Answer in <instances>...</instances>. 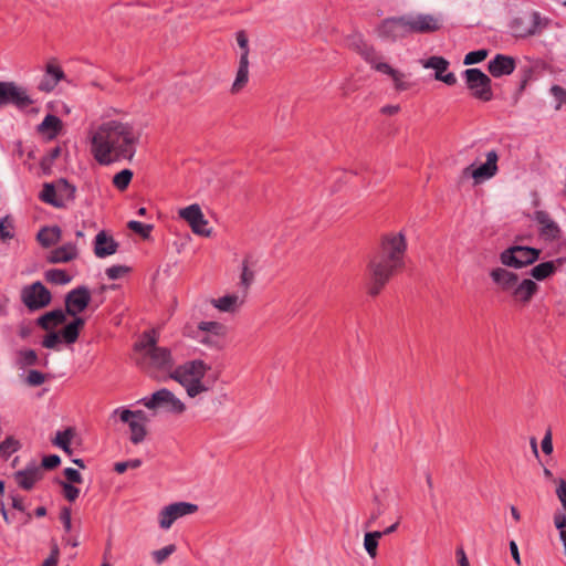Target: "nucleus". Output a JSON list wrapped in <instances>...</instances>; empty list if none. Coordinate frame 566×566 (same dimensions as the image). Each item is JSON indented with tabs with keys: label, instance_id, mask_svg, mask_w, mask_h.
<instances>
[{
	"label": "nucleus",
	"instance_id": "e433bc0d",
	"mask_svg": "<svg viewBox=\"0 0 566 566\" xmlns=\"http://www.w3.org/2000/svg\"><path fill=\"white\" fill-rule=\"evenodd\" d=\"M381 537L382 533L380 531L368 532L364 536V548L371 558L377 556L378 541Z\"/></svg>",
	"mask_w": 566,
	"mask_h": 566
},
{
	"label": "nucleus",
	"instance_id": "79ce46f5",
	"mask_svg": "<svg viewBox=\"0 0 566 566\" xmlns=\"http://www.w3.org/2000/svg\"><path fill=\"white\" fill-rule=\"evenodd\" d=\"M73 438V431L71 429H66L64 431H59L53 440V443L70 453V444Z\"/></svg>",
	"mask_w": 566,
	"mask_h": 566
},
{
	"label": "nucleus",
	"instance_id": "ea45409f",
	"mask_svg": "<svg viewBox=\"0 0 566 566\" xmlns=\"http://www.w3.org/2000/svg\"><path fill=\"white\" fill-rule=\"evenodd\" d=\"M38 363V355L33 349H22L18 352L17 364L20 368L33 366Z\"/></svg>",
	"mask_w": 566,
	"mask_h": 566
},
{
	"label": "nucleus",
	"instance_id": "f3484780",
	"mask_svg": "<svg viewBox=\"0 0 566 566\" xmlns=\"http://www.w3.org/2000/svg\"><path fill=\"white\" fill-rule=\"evenodd\" d=\"M22 300L30 310H39L50 303L51 293L41 282H35L23 290Z\"/></svg>",
	"mask_w": 566,
	"mask_h": 566
},
{
	"label": "nucleus",
	"instance_id": "ddd939ff",
	"mask_svg": "<svg viewBox=\"0 0 566 566\" xmlns=\"http://www.w3.org/2000/svg\"><path fill=\"white\" fill-rule=\"evenodd\" d=\"M499 154L492 149L485 154V161L478 167L473 165L463 170L464 175H469L475 184H481L493 178L499 171Z\"/></svg>",
	"mask_w": 566,
	"mask_h": 566
},
{
	"label": "nucleus",
	"instance_id": "0eeeda50",
	"mask_svg": "<svg viewBox=\"0 0 566 566\" xmlns=\"http://www.w3.org/2000/svg\"><path fill=\"white\" fill-rule=\"evenodd\" d=\"M226 335V325L216 321H205L198 324L192 336L205 346L221 349L223 347V339Z\"/></svg>",
	"mask_w": 566,
	"mask_h": 566
},
{
	"label": "nucleus",
	"instance_id": "9d476101",
	"mask_svg": "<svg viewBox=\"0 0 566 566\" xmlns=\"http://www.w3.org/2000/svg\"><path fill=\"white\" fill-rule=\"evenodd\" d=\"M539 258V250L528 247L514 245L504 250L500 260L503 265L521 269L534 263Z\"/></svg>",
	"mask_w": 566,
	"mask_h": 566
},
{
	"label": "nucleus",
	"instance_id": "5fc2aeb1",
	"mask_svg": "<svg viewBox=\"0 0 566 566\" xmlns=\"http://www.w3.org/2000/svg\"><path fill=\"white\" fill-rule=\"evenodd\" d=\"M45 381V376L39 370H30L27 376L29 386H40Z\"/></svg>",
	"mask_w": 566,
	"mask_h": 566
},
{
	"label": "nucleus",
	"instance_id": "0e129e2a",
	"mask_svg": "<svg viewBox=\"0 0 566 566\" xmlns=\"http://www.w3.org/2000/svg\"><path fill=\"white\" fill-rule=\"evenodd\" d=\"M64 475L71 483H81L82 482L81 473L73 468H66L64 470Z\"/></svg>",
	"mask_w": 566,
	"mask_h": 566
},
{
	"label": "nucleus",
	"instance_id": "f257e3e1",
	"mask_svg": "<svg viewBox=\"0 0 566 566\" xmlns=\"http://www.w3.org/2000/svg\"><path fill=\"white\" fill-rule=\"evenodd\" d=\"M90 151L99 165L132 160L140 139L134 124L120 118H105L88 129Z\"/></svg>",
	"mask_w": 566,
	"mask_h": 566
},
{
	"label": "nucleus",
	"instance_id": "4be33fe9",
	"mask_svg": "<svg viewBox=\"0 0 566 566\" xmlns=\"http://www.w3.org/2000/svg\"><path fill=\"white\" fill-rule=\"evenodd\" d=\"M258 259L252 253H247L240 265V287L243 292L248 293L250 286L253 284L255 279V266Z\"/></svg>",
	"mask_w": 566,
	"mask_h": 566
},
{
	"label": "nucleus",
	"instance_id": "8fccbe9b",
	"mask_svg": "<svg viewBox=\"0 0 566 566\" xmlns=\"http://www.w3.org/2000/svg\"><path fill=\"white\" fill-rule=\"evenodd\" d=\"M12 229L13 223L9 217H4L0 220V237L2 240L11 239L13 237Z\"/></svg>",
	"mask_w": 566,
	"mask_h": 566
},
{
	"label": "nucleus",
	"instance_id": "6e6552de",
	"mask_svg": "<svg viewBox=\"0 0 566 566\" xmlns=\"http://www.w3.org/2000/svg\"><path fill=\"white\" fill-rule=\"evenodd\" d=\"M113 415H118L120 421L128 423L130 430V441L134 444H138L145 440L147 434V418L143 410L133 411L125 408H117L113 411Z\"/></svg>",
	"mask_w": 566,
	"mask_h": 566
},
{
	"label": "nucleus",
	"instance_id": "dca6fc26",
	"mask_svg": "<svg viewBox=\"0 0 566 566\" xmlns=\"http://www.w3.org/2000/svg\"><path fill=\"white\" fill-rule=\"evenodd\" d=\"M409 33H432L441 28V19L429 13L405 14Z\"/></svg>",
	"mask_w": 566,
	"mask_h": 566
},
{
	"label": "nucleus",
	"instance_id": "393cba45",
	"mask_svg": "<svg viewBox=\"0 0 566 566\" xmlns=\"http://www.w3.org/2000/svg\"><path fill=\"white\" fill-rule=\"evenodd\" d=\"M118 243L105 231H99L94 240V253L97 258L104 259L117 252Z\"/></svg>",
	"mask_w": 566,
	"mask_h": 566
},
{
	"label": "nucleus",
	"instance_id": "5701e85b",
	"mask_svg": "<svg viewBox=\"0 0 566 566\" xmlns=\"http://www.w3.org/2000/svg\"><path fill=\"white\" fill-rule=\"evenodd\" d=\"M515 67V59L504 54H496L489 61L488 65V70L493 77L510 75L514 72Z\"/></svg>",
	"mask_w": 566,
	"mask_h": 566
},
{
	"label": "nucleus",
	"instance_id": "13d9d810",
	"mask_svg": "<svg viewBox=\"0 0 566 566\" xmlns=\"http://www.w3.org/2000/svg\"><path fill=\"white\" fill-rule=\"evenodd\" d=\"M350 45L361 55L364 59V48L374 49L369 45L360 35H354L350 40Z\"/></svg>",
	"mask_w": 566,
	"mask_h": 566
},
{
	"label": "nucleus",
	"instance_id": "37998d69",
	"mask_svg": "<svg viewBox=\"0 0 566 566\" xmlns=\"http://www.w3.org/2000/svg\"><path fill=\"white\" fill-rule=\"evenodd\" d=\"M55 188H56V191H57L59 196L63 195L64 203L66 201H69V200H73L74 199V195H75L76 188L73 185L69 184L67 180L60 179L55 184Z\"/></svg>",
	"mask_w": 566,
	"mask_h": 566
},
{
	"label": "nucleus",
	"instance_id": "f8f14e48",
	"mask_svg": "<svg viewBox=\"0 0 566 566\" xmlns=\"http://www.w3.org/2000/svg\"><path fill=\"white\" fill-rule=\"evenodd\" d=\"M198 511V505L189 502H176L164 506L158 513L159 527L169 530L172 524L187 515H191Z\"/></svg>",
	"mask_w": 566,
	"mask_h": 566
},
{
	"label": "nucleus",
	"instance_id": "20e7f679",
	"mask_svg": "<svg viewBox=\"0 0 566 566\" xmlns=\"http://www.w3.org/2000/svg\"><path fill=\"white\" fill-rule=\"evenodd\" d=\"M136 350L142 355L140 366L148 373L168 371L174 365V358L167 347L157 346L154 331L145 333L136 344Z\"/></svg>",
	"mask_w": 566,
	"mask_h": 566
},
{
	"label": "nucleus",
	"instance_id": "a18cd8bd",
	"mask_svg": "<svg viewBox=\"0 0 566 566\" xmlns=\"http://www.w3.org/2000/svg\"><path fill=\"white\" fill-rule=\"evenodd\" d=\"M19 448L20 443L18 440L13 438H7L3 442L0 443V454L8 459Z\"/></svg>",
	"mask_w": 566,
	"mask_h": 566
},
{
	"label": "nucleus",
	"instance_id": "2f4dec72",
	"mask_svg": "<svg viewBox=\"0 0 566 566\" xmlns=\"http://www.w3.org/2000/svg\"><path fill=\"white\" fill-rule=\"evenodd\" d=\"M62 231L59 227H45L38 233V241L44 248L54 245L61 240Z\"/></svg>",
	"mask_w": 566,
	"mask_h": 566
},
{
	"label": "nucleus",
	"instance_id": "c756f323",
	"mask_svg": "<svg viewBox=\"0 0 566 566\" xmlns=\"http://www.w3.org/2000/svg\"><path fill=\"white\" fill-rule=\"evenodd\" d=\"M364 60L371 65V67L382 74L388 75L389 77L396 71L391 65L386 62H381L378 53L375 49L364 48Z\"/></svg>",
	"mask_w": 566,
	"mask_h": 566
},
{
	"label": "nucleus",
	"instance_id": "bf43d9fd",
	"mask_svg": "<svg viewBox=\"0 0 566 566\" xmlns=\"http://www.w3.org/2000/svg\"><path fill=\"white\" fill-rule=\"evenodd\" d=\"M61 462V459L56 454H50L42 459V464L40 465L43 469L52 470L56 468Z\"/></svg>",
	"mask_w": 566,
	"mask_h": 566
},
{
	"label": "nucleus",
	"instance_id": "864d4df0",
	"mask_svg": "<svg viewBox=\"0 0 566 566\" xmlns=\"http://www.w3.org/2000/svg\"><path fill=\"white\" fill-rule=\"evenodd\" d=\"M61 484L63 488V494L65 499L69 500L70 502L75 501L80 494V490L67 482H62Z\"/></svg>",
	"mask_w": 566,
	"mask_h": 566
},
{
	"label": "nucleus",
	"instance_id": "6e6d98bb",
	"mask_svg": "<svg viewBox=\"0 0 566 566\" xmlns=\"http://www.w3.org/2000/svg\"><path fill=\"white\" fill-rule=\"evenodd\" d=\"M142 464V461L139 459H134L129 461L124 462H117L115 464V471L119 474L124 473L127 469H136L139 468Z\"/></svg>",
	"mask_w": 566,
	"mask_h": 566
},
{
	"label": "nucleus",
	"instance_id": "b1692460",
	"mask_svg": "<svg viewBox=\"0 0 566 566\" xmlns=\"http://www.w3.org/2000/svg\"><path fill=\"white\" fill-rule=\"evenodd\" d=\"M64 78V72L55 61L48 62L45 73L39 83V90L42 92H51L57 83Z\"/></svg>",
	"mask_w": 566,
	"mask_h": 566
},
{
	"label": "nucleus",
	"instance_id": "4d7b16f0",
	"mask_svg": "<svg viewBox=\"0 0 566 566\" xmlns=\"http://www.w3.org/2000/svg\"><path fill=\"white\" fill-rule=\"evenodd\" d=\"M60 558V548L56 543H52L50 556L43 562L42 566H56Z\"/></svg>",
	"mask_w": 566,
	"mask_h": 566
},
{
	"label": "nucleus",
	"instance_id": "e2e57ef3",
	"mask_svg": "<svg viewBox=\"0 0 566 566\" xmlns=\"http://www.w3.org/2000/svg\"><path fill=\"white\" fill-rule=\"evenodd\" d=\"M60 520L63 523L65 532H71L72 517H71V510L69 507L62 509V511L60 513Z\"/></svg>",
	"mask_w": 566,
	"mask_h": 566
},
{
	"label": "nucleus",
	"instance_id": "58836bf2",
	"mask_svg": "<svg viewBox=\"0 0 566 566\" xmlns=\"http://www.w3.org/2000/svg\"><path fill=\"white\" fill-rule=\"evenodd\" d=\"M45 279L53 284L65 285L69 284L72 277L64 270L51 269L45 272Z\"/></svg>",
	"mask_w": 566,
	"mask_h": 566
},
{
	"label": "nucleus",
	"instance_id": "7ed1b4c3",
	"mask_svg": "<svg viewBox=\"0 0 566 566\" xmlns=\"http://www.w3.org/2000/svg\"><path fill=\"white\" fill-rule=\"evenodd\" d=\"M210 368L203 360L195 359L176 367L170 377L185 389L190 399H196L210 390V385L205 380Z\"/></svg>",
	"mask_w": 566,
	"mask_h": 566
},
{
	"label": "nucleus",
	"instance_id": "cd10ccee",
	"mask_svg": "<svg viewBox=\"0 0 566 566\" xmlns=\"http://www.w3.org/2000/svg\"><path fill=\"white\" fill-rule=\"evenodd\" d=\"M77 247L74 243H66L59 247L50 252L48 255V262L50 263H66L74 260L77 256Z\"/></svg>",
	"mask_w": 566,
	"mask_h": 566
},
{
	"label": "nucleus",
	"instance_id": "338daca9",
	"mask_svg": "<svg viewBox=\"0 0 566 566\" xmlns=\"http://www.w3.org/2000/svg\"><path fill=\"white\" fill-rule=\"evenodd\" d=\"M554 524L556 526L557 530H559V533L560 532H566L565 531V527H566V515L562 512H557L555 513L554 515Z\"/></svg>",
	"mask_w": 566,
	"mask_h": 566
},
{
	"label": "nucleus",
	"instance_id": "4468645a",
	"mask_svg": "<svg viewBox=\"0 0 566 566\" xmlns=\"http://www.w3.org/2000/svg\"><path fill=\"white\" fill-rule=\"evenodd\" d=\"M178 214L189 224L195 234L201 237L211 235L212 230L208 228V220L205 218L198 203H192L186 208L180 209Z\"/></svg>",
	"mask_w": 566,
	"mask_h": 566
},
{
	"label": "nucleus",
	"instance_id": "603ef678",
	"mask_svg": "<svg viewBox=\"0 0 566 566\" xmlns=\"http://www.w3.org/2000/svg\"><path fill=\"white\" fill-rule=\"evenodd\" d=\"M551 93L554 96V98L557 101V105L555 106V109L556 111L560 109L562 104L566 102V91L558 85H553L551 87Z\"/></svg>",
	"mask_w": 566,
	"mask_h": 566
},
{
	"label": "nucleus",
	"instance_id": "a878e982",
	"mask_svg": "<svg viewBox=\"0 0 566 566\" xmlns=\"http://www.w3.org/2000/svg\"><path fill=\"white\" fill-rule=\"evenodd\" d=\"M490 276H491L492 281L496 285H499V287L503 292H509L510 294L512 293V291L514 290V287L516 286L517 282H518V276L515 273H513L504 268L493 269L490 272Z\"/></svg>",
	"mask_w": 566,
	"mask_h": 566
},
{
	"label": "nucleus",
	"instance_id": "c03bdc74",
	"mask_svg": "<svg viewBox=\"0 0 566 566\" xmlns=\"http://www.w3.org/2000/svg\"><path fill=\"white\" fill-rule=\"evenodd\" d=\"M176 552V545L175 544H169L160 549H156L154 552H151V557H153V560L157 564V565H161L164 564L170 555H172L174 553Z\"/></svg>",
	"mask_w": 566,
	"mask_h": 566
},
{
	"label": "nucleus",
	"instance_id": "49530a36",
	"mask_svg": "<svg viewBox=\"0 0 566 566\" xmlns=\"http://www.w3.org/2000/svg\"><path fill=\"white\" fill-rule=\"evenodd\" d=\"M390 78L394 83V87L396 88V91L401 92V91H406L410 87V84L407 81V75L397 69L391 74Z\"/></svg>",
	"mask_w": 566,
	"mask_h": 566
},
{
	"label": "nucleus",
	"instance_id": "f704fd0d",
	"mask_svg": "<svg viewBox=\"0 0 566 566\" xmlns=\"http://www.w3.org/2000/svg\"><path fill=\"white\" fill-rule=\"evenodd\" d=\"M62 128L61 119L55 115H46L39 125V130L48 134L49 138H54Z\"/></svg>",
	"mask_w": 566,
	"mask_h": 566
},
{
	"label": "nucleus",
	"instance_id": "39448f33",
	"mask_svg": "<svg viewBox=\"0 0 566 566\" xmlns=\"http://www.w3.org/2000/svg\"><path fill=\"white\" fill-rule=\"evenodd\" d=\"M139 403L155 412L164 411L174 416H180L187 410L186 403L167 388H161L150 396L142 398Z\"/></svg>",
	"mask_w": 566,
	"mask_h": 566
},
{
	"label": "nucleus",
	"instance_id": "a211bd4d",
	"mask_svg": "<svg viewBox=\"0 0 566 566\" xmlns=\"http://www.w3.org/2000/svg\"><path fill=\"white\" fill-rule=\"evenodd\" d=\"M91 301L90 290L85 286H80L67 293L65 297L66 313L76 316L82 313Z\"/></svg>",
	"mask_w": 566,
	"mask_h": 566
},
{
	"label": "nucleus",
	"instance_id": "de8ad7c7",
	"mask_svg": "<svg viewBox=\"0 0 566 566\" xmlns=\"http://www.w3.org/2000/svg\"><path fill=\"white\" fill-rule=\"evenodd\" d=\"M489 55L485 49L469 52L463 60L464 65H472L484 61Z\"/></svg>",
	"mask_w": 566,
	"mask_h": 566
},
{
	"label": "nucleus",
	"instance_id": "a19ab883",
	"mask_svg": "<svg viewBox=\"0 0 566 566\" xmlns=\"http://www.w3.org/2000/svg\"><path fill=\"white\" fill-rule=\"evenodd\" d=\"M133 179V171L130 169H123L113 177V185L118 190H125Z\"/></svg>",
	"mask_w": 566,
	"mask_h": 566
},
{
	"label": "nucleus",
	"instance_id": "680f3d73",
	"mask_svg": "<svg viewBox=\"0 0 566 566\" xmlns=\"http://www.w3.org/2000/svg\"><path fill=\"white\" fill-rule=\"evenodd\" d=\"M238 45L241 48V54L245 53L247 59H249V40L244 31L237 32L235 35Z\"/></svg>",
	"mask_w": 566,
	"mask_h": 566
},
{
	"label": "nucleus",
	"instance_id": "09e8293b",
	"mask_svg": "<svg viewBox=\"0 0 566 566\" xmlns=\"http://www.w3.org/2000/svg\"><path fill=\"white\" fill-rule=\"evenodd\" d=\"M127 226L132 231L140 234L145 239H147L150 235V232L153 230L151 224H145L143 222L135 220L129 221Z\"/></svg>",
	"mask_w": 566,
	"mask_h": 566
},
{
	"label": "nucleus",
	"instance_id": "052dcab7",
	"mask_svg": "<svg viewBox=\"0 0 566 566\" xmlns=\"http://www.w3.org/2000/svg\"><path fill=\"white\" fill-rule=\"evenodd\" d=\"M556 495H557L563 509L566 511V480L559 479L557 481Z\"/></svg>",
	"mask_w": 566,
	"mask_h": 566
},
{
	"label": "nucleus",
	"instance_id": "c9c22d12",
	"mask_svg": "<svg viewBox=\"0 0 566 566\" xmlns=\"http://www.w3.org/2000/svg\"><path fill=\"white\" fill-rule=\"evenodd\" d=\"M85 321L82 317H75L73 322L67 324L62 331V337L67 344H73L78 337L80 328L83 327Z\"/></svg>",
	"mask_w": 566,
	"mask_h": 566
},
{
	"label": "nucleus",
	"instance_id": "4c0bfd02",
	"mask_svg": "<svg viewBox=\"0 0 566 566\" xmlns=\"http://www.w3.org/2000/svg\"><path fill=\"white\" fill-rule=\"evenodd\" d=\"M449 66V62L442 56H431L423 62L424 69H432L436 71L434 78L438 80V75L446 73Z\"/></svg>",
	"mask_w": 566,
	"mask_h": 566
},
{
	"label": "nucleus",
	"instance_id": "1a4fd4ad",
	"mask_svg": "<svg viewBox=\"0 0 566 566\" xmlns=\"http://www.w3.org/2000/svg\"><path fill=\"white\" fill-rule=\"evenodd\" d=\"M376 35L385 42H397L407 38L409 29L405 15L382 20L375 29Z\"/></svg>",
	"mask_w": 566,
	"mask_h": 566
},
{
	"label": "nucleus",
	"instance_id": "72a5a7b5",
	"mask_svg": "<svg viewBox=\"0 0 566 566\" xmlns=\"http://www.w3.org/2000/svg\"><path fill=\"white\" fill-rule=\"evenodd\" d=\"M40 198L56 208L64 207V197L63 195L59 196L55 185L53 184H45L43 186V190L41 191Z\"/></svg>",
	"mask_w": 566,
	"mask_h": 566
},
{
	"label": "nucleus",
	"instance_id": "c85d7f7f",
	"mask_svg": "<svg viewBox=\"0 0 566 566\" xmlns=\"http://www.w3.org/2000/svg\"><path fill=\"white\" fill-rule=\"evenodd\" d=\"M249 81V59H247L245 53L240 55L239 66L237 71L235 78L232 83L231 92L239 93L242 91Z\"/></svg>",
	"mask_w": 566,
	"mask_h": 566
},
{
	"label": "nucleus",
	"instance_id": "412c9836",
	"mask_svg": "<svg viewBox=\"0 0 566 566\" xmlns=\"http://www.w3.org/2000/svg\"><path fill=\"white\" fill-rule=\"evenodd\" d=\"M247 294L241 290V293H232L219 298H212L210 303L222 313H234L244 304Z\"/></svg>",
	"mask_w": 566,
	"mask_h": 566
},
{
	"label": "nucleus",
	"instance_id": "9b49d317",
	"mask_svg": "<svg viewBox=\"0 0 566 566\" xmlns=\"http://www.w3.org/2000/svg\"><path fill=\"white\" fill-rule=\"evenodd\" d=\"M468 88L475 98L490 101L493 96L491 80L479 69H468L463 72Z\"/></svg>",
	"mask_w": 566,
	"mask_h": 566
},
{
	"label": "nucleus",
	"instance_id": "f03ea898",
	"mask_svg": "<svg viewBox=\"0 0 566 566\" xmlns=\"http://www.w3.org/2000/svg\"><path fill=\"white\" fill-rule=\"evenodd\" d=\"M407 247L403 231H390L381 235L378 252L367 265V292L370 296L379 295L391 276L405 266Z\"/></svg>",
	"mask_w": 566,
	"mask_h": 566
},
{
	"label": "nucleus",
	"instance_id": "6ab92c4d",
	"mask_svg": "<svg viewBox=\"0 0 566 566\" xmlns=\"http://www.w3.org/2000/svg\"><path fill=\"white\" fill-rule=\"evenodd\" d=\"M533 219L539 223V234L546 241H556L560 238L562 231L559 226L543 210L534 212Z\"/></svg>",
	"mask_w": 566,
	"mask_h": 566
},
{
	"label": "nucleus",
	"instance_id": "774afa93",
	"mask_svg": "<svg viewBox=\"0 0 566 566\" xmlns=\"http://www.w3.org/2000/svg\"><path fill=\"white\" fill-rule=\"evenodd\" d=\"M60 342V337L56 333H50L43 339V346L46 348H54Z\"/></svg>",
	"mask_w": 566,
	"mask_h": 566
},
{
	"label": "nucleus",
	"instance_id": "69168bd1",
	"mask_svg": "<svg viewBox=\"0 0 566 566\" xmlns=\"http://www.w3.org/2000/svg\"><path fill=\"white\" fill-rule=\"evenodd\" d=\"M542 450L545 454L553 452L552 432L548 430L542 440Z\"/></svg>",
	"mask_w": 566,
	"mask_h": 566
},
{
	"label": "nucleus",
	"instance_id": "3c124183",
	"mask_svg": "<svg viewBox=\"0 0 566 566\" xmlns=\"http://www.w3.org/2000/svg\"><path fill=\"white\" fill-rule=\"evenodd\" d=\"M129 269L125 265H113L106 269V275L109 280H117L125 275Z\"/></svg>",
	"mask_w": 566,
	"mask_h": 566
},
{
	"label": "nucleus",
	"instance_id": "423d86ee",
	"mask_svg": "<svg viewBox=\"0 0 566 566\" xmlns=\"http://www.w3.org/2000/svg\"><path fill=\"white\" fill-rule=\"evenodd\" d=\"M549 20L538 12L532 11L514 18L510 23V30L515 38H528L539 34L548 27Z\"/></svg>",
	"mask_w": 566,
	"mask_h": 566
},
{
	"label": "nucleus",
	"instance_id": "473e14b6",
	"mask_svg": "<svg viewBox=\"0 0 566 566\" xmlns=\"http://www.w3.org/2000/svg\"><path fill=\"white\" fill-rule=\"evenodd\" d=\"M64 321H65V313L61 310H55V311H51V312L42 315L38 319V324L43 329H52V328L61 325L62 323H64Z\"/></svg>",
	"mask_w": 566,
	"mask_h": 566
},
{
	"label": "nucleus",
	"instance_id": "bb28decb",
	"mask_svg": "<svg viewBox=\"0 0 566 566\" xmlns=\"http://www.w3.org/2000/svg\"><path fill=\"white\" fill-rule=\"evenodd\" d=\"M537 291L538 285L534 281L524 279L523 281L517 282L516 286L511 293V296L516 303L526 305L530 303Z\"/></svg>",
	"mask_w": 566,
	"mask_h": 566
},
{
	"label": "nucleus",
	"instance_id": "aec40b11",
	"mask_svg": "<svg viewBox=\"0 0 566 566\" xmlns=\"http://www.w3.org/2000/svg\"><path fill=\"white\" fill-rule=\"evenodd\" d=\"M43 478L42 468L35 462L14 473L17 484L23 490H31Z\"/></svg>",
	"mask_w": 566,
	"mask_h": 566
},
{
	"label": "nucleus",
	"instance_id": "2eb2a0df",
	"mask_svg": "<svg viewBox=\"0 0 566 566\" xmlns=\"http://www.w3.org/2000/svg\"><path fill=\"white\" fill-rule=\"evenodd\" d=\"M14 104L20 108L30 106L33 101L25 88L13 82H0V106Z\"/></svg>",
	"mask_w": 566,
	"mask_h": 566
},
{
	"label": "nucleus",
	"instance_id": "7c9ffc66",
	"mask_svg": "<svg viewBox=\"0 0 566 566\" xmlns=\"http://www.w3.org/2000/svg\"><path fill=\"white\" fill-rule=\"evenodd\" d=\"M564 261V258H559L556 261L539 263L532 269L531 275L538 281L545 280L555 272L556 265H562Z\"/></svg>",
	"mask_w": 566,
	"mask_h": 566
}]
</instances>
